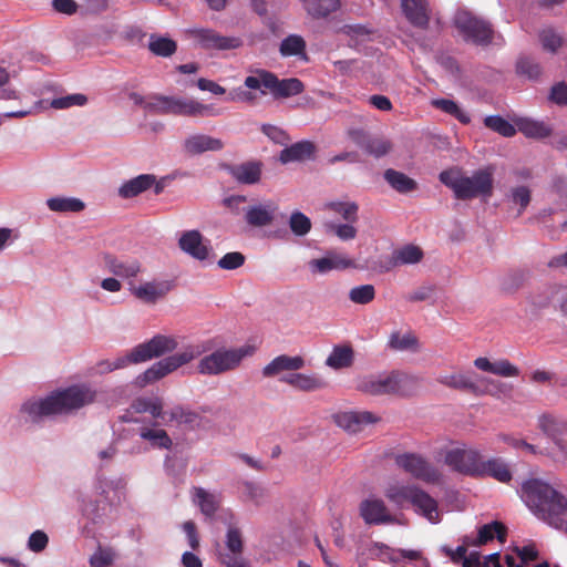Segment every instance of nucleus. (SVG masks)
Masks as SVG:
<instances>
[{
  "instance_id": "f257e3e1",
  "label": "nucleus",
  "mask_w": 567,
  "mask_h": 567,
  "mask_svg": "<svg viewBox=\"0 0 567 567\" xmlns=\"http://www.w3.org/2000/svg\"><path fill=\"white\" fill-rule=\"evenodd\" d=\"M95 399V390L85 384H76L53 391L41 400H28L21 405L20 412L35 423L43 417L71 414L93 403Z\"/></svg>"
},
{
  "instance_id": "3c124183",
  "label": "nucleus",
  "mask_w": 567,
  "mask_h": 567,
  "mask_svg": "<svg viewBox=\"0 0 567 567\" xmlns=\"http://www.w3.org/2000/svg\"><path fill=\"white\" fill-rule=\"evenodd\" d=\"M419 346L417 338L412 333L408 332L405 334H401L395 331L392 332L389 339V347L395 351H404L410 349H416Z\"/></svg>"
},
{
  "instance_id": "ddd939ff",
  "label": "nucleus",
  "mask_w": 567,
  "mask_h": 567,
  "mask_svg": "<svg viewBox=\"0 0 567 567\" xmlns=\"http://www.w3.org/2000/svg\"><path fill=\"white\" fill-rule=\"evenodd\" d=\"M483 456L473 449H452L444 456L445 464L453 471L471 477H478Z\"/></svg>"
},
{
  "instance_id": "9d476101",
  "label": "nucleus",
  "mask_w": 567,
  "mask_h": 567,
  "mask_svg": "<svg viewBox=\"0 0 567 567\" xmlns=\"http://www.w3.org/2000/svg\"><path fill=\"white\" fill-rule=\"evenodd\" d=\"M493 167L488 166L473 173L471 177L464 176L455 185V197L461 200L491 196L493 193Z\"/></svg>"
},
{
  "instance_id": "b1692460",
  "label": "nucleus",
  "mask_w": 567,
  "mask_h": 567,
  "mask_svg": "<svg viewBox=\"0 0 567 567\" xmlns=\"http://www.w3.org/2000/svg\"><path fill=\"white\" fill-rule=\"evenodd\" d=\"M353 266L354 261L352 259L334 252L309 261V268L313 274H327L333 269L343 270Z\"/></svg>"
},
{
  "instance_id": "7c9ffc66",
  "label": "nucleus",
  "mask_w": 567,
  "mask_h": 567,
  "mask_svg": "<svg viewBox=\"0 0 567 567\" xmlns=\"http://www.w3.org/2000/svg\"><path fill=\"white\" fill-rule=\"evenodd\" d=\"M539 429L554 441H563L561 436L567 433V421L553 414H543L538 417Z\"/></svg>"
},
{
  "instance_id": "37998d69",
  "label": "nucleus",
  "mask_w": 567,
  "mask_h": 567,
  "mask_svg": "<svg viewBox=\"0 0 567 567\" xmlns=\"http://www.w3.org/2000/svg\"><path fill=\"white\" fill-rule=\"evenodd\" d=\"M148 50L156 56L169 58L177 50V43L167 37L152 34L148 41Z\"/></svg>"
},
{
  "instance_id": "ea45409f",
  "label": "nucleus",
  "mask_w": 567,
  "mask_h": 567,
  "mask_svg": "<svg viewBox=\"0 0 567 567\" xmlns=\"http://www.w3.org/2000/svg\"><path fill=\"white\" fill-rule=\"evenodd\" d=\"M423 258V251L419 246L405 245L393 251V266L417 264Z\"/></svg>"
},
{
  "instance_id": "f3484780",
  "label": "nucleus",
  "mask_w": 567,
  "mask_h": 567,
  "mask_svg": "<svg viewBox=\"0 0 567 567\" xmlns=\"http://www.w3.org/2000/svg\"><path fill=\"white\" fill-rule=\"evenodd\" d=\"M103 265L107 271L120 278H135L142 271V264L135 258L122 259L106 252L103 255Z\"/></svg>"
},
{
  "instance_id": "4c0bfd02",
  "label": "nucleus",
  "mask_w": 567,
  "mask_h": 567,
  "mask_svg": "<svg viewBox=\"0 0 567 567\" xmlns=\"http://www.w3.org/2000/svg\"><path fill=\"white\" fill-rule=\"evenodd\" d=\"M140 436L150 442V444L155 449L169 450L173 445L172 439L163 429L143 426L140 430Z\"/></svg>"
},
{
  "instance_id": "9b49d317",
  "label": "nucleus",
  "mask_w": 567,
  "mask_h": 567,
  "mask_svg": "<svg viewBox=\"0 0 567 567\" xmlns=\"http://www.w3.org/2000/svg\"><path fill=\"white\" fill-rule=\"evenodd\" d=\"M395 463L416 480L429 484L441 481V472L425 457L416 453H403L395 457Z\"/></svg>"
},
{
  "instance_id": "69168bd1",
  "label": "nucleus",
  "mask_w": 567,
  "mask_h": 567,
  "mask_svg": "<svg viewBox=\"0 0 567 567\" xmlns=\"http://www.w3.org/2000/svg\"><path fill=\"white\" fill-rule=\"evenodd\" d=\"M227 548L233 554H241L243 551V539L241 533L238 528L230 527L227 532Z\"/></svg>"
},
{
  "instance_id": "58836bf2",
  "label": "nucleus",
  "mask_w": 567,
  "mask_h": 567,
  "mask_svg": "<svg viewBox=\"0 0 567 567\" xmlns=\"http://www.w3.org/2000/svg\"><path fill=\"white\" fill-rule=\"evenodd\" d=\"M194 495L200 512L207 517H213L219 507L220 498L203 487H194Z\"/></svg>"
},
{
  "instance_id": "1a4fd4ad",
  "label": "nucleus",
  "mask_w": 567,
  "mask_h": 567,
  "mask_svg": "<svg viewBox=\"0 0 567 567\" xmlns=\"http://www.w3.org/2000/svg\"><path fill=\"white\" fill-rule=\"evenodd\" d=\"M254 349L250 347H241L238 349H218L208 355L203 357L198 364L197 371L204 375H217L236 369L241 360L252 354Z\"/></svg>"
},
{
  "instance_id": "4be33fe9",
  "label": "nucleus",
  "mask_w": 567,
  "mask_h": 567,
  "mask_svg": "<svg viewBox=\"0 0 567 567\" xmlns=\"http://www.w3.org/2000/svg\"><path fill=\"white\" fill-rule=\"evenodd\" d=\"M379 420L380 417L369 411H351L337 415L338 425L352 433L360 432L365 425Z\"/></svg>"
},
{
  "instance_id": "49530a36",
  "label": "nucleus",
  "mask_w": 567,
  "mask_h": 567,
  "mask_svg": "<svg viewBox=\"0 0 567 567\" xmlns=\"http://www.w3.org/2000/svg\"><path fill=\"white\" fill-rule=\"evenodd\" d=\"M558 285H553L530 296V305L536 310L557 307Z\"/></svg>"
},
{
  "instance_id": "aec40b11",
  "label": "nucleus",
  "mask_w": 567,
  "mask_h": 567,
  "mask_svg": "<svg viewBox=\"0 0 567 567\" xmlns=\"http://www.w3.org/2000/svg\"><path fill=\"white\" fill-rule=\"evenodd\" d=\"M415 512L425 517L430 523L437 524L441 519L437 502L425 491L416 487L411 503Z\"/></svg>"
},
{
  "instance_id": "c03bdc74",
  "label": "nucleus",
  "mask_w": 567,
  "mask_h": 567,
  "mask_svg": "<svg viewBox=\"0 0 567 567\" xmlns=\"http://www.w3.org/2000/svg\"><path fill=\"white\" fill-rule=\"evenodd\" d=\"M132 409L136 413L148 412L154 419L165 420V412L163 411L162 400L158 398H138L133 401Z\"/></svg>"
},
{
  "instance_id": "39448f33",
  "label": "nucleus",
  "mask_w": 567,
  "mask_h": 567,
  "mask_svg": "<svg viewBox=\"0 0 567 567\" xmlns=\"http://www.w3.org/2000/svg\"><path fill=\"white\" fill-rule=\"evenodd\" d=\"M411 378L400 371L370 374L357 380L355 389L369 395L404 394Z\"/></svg>"
},
{
  "instance_id": "a19ab883",
  "label": "nucleus",
  "mask_w": 567,
  "mask_h": 567,
  "mask_svg": "<svg viewBox=\"0 0 567 567\" xmlns=\"http://www.w3.org/2000/svg\"><path fill=\"white\" fill-rule=\"evenodd\" d=\"M416 485L391 484L386 487L385 497L398 506L411 503L412 496L416 489Z\"/></svg>"
},
{
  "instance_id": "5701e85b",
  "label": "nucleus",
  "mask_w": 567,
  "mask_h": 567,
  "mask_svg": "<svg viewBox=\"0 0 567 567\" xmlns=\"http://www.w3.org/2000/svg\"><path fill=\"white\" fill-rule=\"evenodd\" d=\"M225 144L220 138H216L206 134H195L188 136L184 141V150L190 155H197L205 152H218L224 148Z\"/></svg>"
},
{
  "instance_id": "4d7b16f0",
  "label": "nucleus",
  "mask_w": 567,
  "mask_h": 567,
  "mask_svg": "<svg viewBox=\"0 0 567 567\" xmlns=\"http://www.w3.org/2000/svg\"><path fill=\"white\" fill-rule=\"evenodd\" d=\"M87 103V97L81 93H74L66 96H61L53 99L51 101V107L55 110L69 109L71 106L78 105L83 106Z\"/></svg>"
},
{
  "instance_id": "7ed1b4c3",
  "label": "nucleus",
  "mask_w": 567,
  "mask_h": 567,
  "mask_svg": "<svg viewBox=\"0 0 567 567\" xmlns=\"http://www.w3.org/2000/svg\"><path fill=\"white\" fill-rule=\"evenodd\" d=\"M145 110L156 114H172L189 117H214L221 110L213 104H204L193 99L155 94L145 104Z\"/></svg>"
},
{
  "instance_id": "f8f14e48",
  "label": "nucleus",
  "mask_w": 567,
  "mask_h": 567,
  "mask_svg": "<svg viewBox=\"0 0 567 567\" xmlns=\"http://www.w3.org/2000/svg\"><path fill=\"white\" fill-rule=\"evenodd\" d=\"M187 34L204 50L227 51L243 45V40L239 37L221 35L209 28H193L187 30Z\"/></svg>"
},
{
  "instance_id": "6e6552de",
  "label": "nucleus",
  "mask_w": 567,
  "mask_h": 567,
  "mask_svg": "<svg viewBox=\"0 0 567 567\" xmlns=\"http://www.w3.org/2000/svg\"><path fill=\"white\" fill-rule=\"evenodd\" d=\"M203 349L199 346H187L181 352L168 355L148 368L144 373L140 374L136 379V383L140 386H145L150 383L158 381L167 374L176 371L178 368L189 363L195 358L203 353Z\"/></svg>"
},
{
  "instance_id": "5fc2aeb1",
  "label": "nucleus",
  "mask_w": 567,
  "mask_h": 567,
  "mask_svg": "<svg viewBox=\"0 0 567 567\" xmlns=\"http://www.w3.org/2000/svg\"><path fill=\"white\" fill-rule=\"evenodd\" d=\"M289 227L296 236H305L311 229V221L303 213L293 212L289 218Z\"/></svg>"
},
{
  "instance_id": "a878e982",
  "label": "nucleus",
  "mask_w": 567,
  "mask_h": 567,
  "mask_svg": "<svg viewBox=\"0 0 567 567\" xmlns=\"http://www.w3.org/2000/svg\"><path fill=\"white\" fill-rule=\"evenodd\" d=\"M506 536L507 529L505 525L501 522H493L480 527L477 537L472 538L471 536H465V542L467 545L480 547L493 540L494 538H497L501 543H504L506 540Z\"/></svg>"
},
{
  "instance_id": "f704fd0d",
  "label": "nucleus",
  "mask_w": 567,
  "mask_h": 567,
  "mask_svg": "<svg viewBox=\"0 0 567 567\" xmlns=\"http://www.w3.org/2000/svg\"><path fill=\"white\" fill-rule=\"evenodd\" d=\"M384 179L394 190L401 194H408L417 188V183L413 178L393 168L384 172Z\"/></svg>"
},
{
  "instance_id": "a211bd4d",
  "label": "nucleus",
  "mask_w": 567,
  "mask_h": 567,
  "mask_svg": "<svg viewBox=\"0 0 567 567\" xmlns=\"http://www.w3.org/2000/svg\"><path fill=\"white\" fill-rule=\"evenodd\" d=\"M360 515L369 525H380L394 522V518L389 513L384 502L380 498H369L361 502Z\"/></svg>"
},
{
  "instance_id": "6e6d98bb",
  "label": "nucleus",
  "mask_w": 567,
  "mask_h": 567,
  "mask_svg": "<svg viewBox=\"0 0 567 567\" xmlns=\"http://www.w3.org/2000/svg\"><path fill=\"white\" fill-rule=\"evenodd\" d=\"M329 207L348 223H354L358 219L359 207L355 203L333 202Z\"/></svg>"
},
{
  "instance_id": "de8ad7c7",
  "label": "nucleus",
  "mask_w": 567,
  "mask_h": 567,
  "mask_svg": "<svg viewBox=\"0 0 567 567\" xmlns=\"http://www.w3.org/2000/svg\"><path fill=\"white\" fill-rule=\"evenodd\" d=\"M305 10L313 18L327 17L338 8V0H301Z\"/></svg>"
},
{
  "instance_id": "0eeeda50",
  "label": "nucleus",
  "mask_w": 567,
  "mask_h": 567,
  "mask_svg": "<svg viewBox=\"0 0 567 567\" xmlns=\"http://www.w3.org/2000/svg\"><path fill=\"white\" fill-rule=\"evenodd\" d=\"M454 27L467 43L487 47L494 38V29L489 21L467 10H458L453 19Z\"/></svg>"
},
{
  "instance_id": "c9c22d12",
  "label": "nucleus",
  "mask_w": 567,
  "mask_h": 567,
  "mask_svg": "<svg viewBox=\"0 0 567 567\" xmlns=\"http://www.w3.org/2000/svg\"><path fill=\"white\" fill-rule=\"evenodd\" d=\"M315 152V145L309 141L297 142L286 147L280 153L281 163L286 164L295 161L310 158Z\"/></svg>"
},
{
  "instance_id": "2eb2a0df",
  "label": "nucleus",
  "mask_w": 567,
  "mask_h": 567,
  "mask_svg": "<svg viewBox=\"0 0 567 567\" xmlns=\"http://www.w3.org/2000/svg\"><path fill=\"white\" fill-rule=\"evenodd\" d=\"M350 140L367 154L377 158L386 155L392 150V143L385 137H372L361 128L349 130Z\"/></svg>"
},
{
  "instance_id": "2f4dec72",
  "label": "nucleus",
  "mask_w": 567,
  "mask_h": 567,
  "mask_svg": "<svg viewBox=\"0 0 567 567\" xmlns=\"http://www.w3.org/2000/svg\"><path fill=\"white\" fill-rule=\"evenodd\" d=\"M155 183V175L142 174L125 182L118 189L122 198H133L143 192L150 189Z\"/></svg>"
},
{
  "instance_id": "13d9d810",
  "label": "nucleus",
  "mask_w": 567,
  "mask_h": 567,
  "mask_svg": "<svg viewBox=\"0 0 567 567\" xmlns=\"http://www.w3.org/2000/svg\"><path fill=\"white\" fill-rule=\"evenodd\" d=\"M245 256L239 251L227 252L217 262L218 267L225 270H235L245 264Z\"/></svg>"
},
{
  "instance_id": "4468645a",
  "label": "nucleus",
  "mask_w": 567,
  "mask_h": 567,
  "mask_svg": "<svg viewBox=\"0 0 567 567\" xmlns=\"http://www.w3.org/2000/svg\"><path fill=\"white\" fill-rule=\"evenodd\" d=\"M173 280H153L134 286L131 284V293L140 301L146 305H155L164 299L166 295L174 288Z\"/></svg>"
},
{
  "instance_id": "774afa93",
  "label": "nucleus",
  "mask_w": 567,
  "mask_h": 567,
  "mask_svg": "<svg viewBox=\"0 0 567 567\" xmlns=\"http://www.w3.org/2000/svg\"><path fill=\"white\" fill-rule=\"evenodd\" d=\"M549 99L558 105H567V84L561 82L554 85Z\"/></svg>"
},
{
  "instance_id": "0e129e2a",
  "label": "nucleus",
  "mask_w": 567,
  "mask_h": 567,
  "mask_svg": "<svg viewBox=\"0 0 567 567\" xmlns=\"http://www.w3.org/2000/svg\"><path fill=\"white\" fill-rule=\"evenodd\" d=\"M114 559L113 553L109 549L99 548L90 558L92 567H107Z\"/></svg>"
},
{
  "instance_id": "09e8293b",
  "label": "nucleus",
  "mask_w": 567,
  "mask_h": 567,
  "mask_svg": "<svg viewBox=\"0 0 567 567\" xmlns=\"http://www.w3.org/2000/svg\"><path fill=\"white\" fill-rule=\"evenodd\" d=\"M518 131L526 137L544 138L550 135L551 130L543 122L523 118L517 123Z\"/></svg>"
},
{
  "instance_id": "6ab92c4d",
  "label": "nucleus",
  "mask_w": 567,
  "mask_h": 567,
  "mask_svg": "<svg viewBox=\"0 0 567 567\" xmlns=\"http://www.w3.org/2000/svg\"><path fill=\"white\" fill-rule=\"evenodd\" d=\"M402 11L408 21L420 29H426L430 22V8L426 0H402Z\"/></svg>"
},
{
  "instance_id": "79ce46f5",
  "label": "nucleus",
  "mask_w": 567,
  "mask_h": 567,
  "mask_svg": "<svg viewBox=\"0 0 567 567\" xmlns=\"http://www.w3.org/2000/svg\"><path fill=\"white\" fill-rule=\"evenodd\" d=\"M47 205L56 213H80L85 208L84 202L75 197H52L47 200Z\"/></svg>"
},
{
  "instance_id": "72a5a7b5",
  "label": "nucleus",
  "mask_w": 567,
  "mask_h": 567,
  "mask_svg": "<svg viewBox=\"0 0 567 567\" xmlns=\"http://www.w3.org/2000/svg\"><path fill=\"white\" fill-rule=\"evenodd\" d=\"M437 381L451 389L462 390V391H471L475 394H482L478 386L475 382L466 374V373H452L440 375Z\"/></svg>"
},
{
  "instance_id": "dca6fc26",
  "label": "nucleus",
  "mask_w": 567,
  "mask_h": 567,
  "mask_svg": "<svg viewBox=\"0 0 567 567\" xmlns=\"http://www.w3.org/2000/svg\"><path fill=\"white\" fill-rule=\"evenodd\" d=\"M178 247L182 251L199 261L208 259L213 252L209 240L204 239L198 230L184 231L178 239Z\"/></svg>"
},
{
  "instance_id": "e2e57ef3",
  "label": "nucleus",
  "mask_w": 567,
  "mask_h": 567,
  "mask_svg": "<svg viewBox=\"0 0 567 567\" xmlns=\"http://www.w3.org/2000/svg\"><path fill=\"white\" fill-rule=\"evenodd\" d=\"M49 537L42 530L33 532L28 540V548L33 553H40L48 546Z\"/></svg>"
},
{
  "instance_id": "20e7f679",
  "label": "nucleus",
  "mask_w": 567,
  "mask_h": 567,
  "mask_svg": "<svg viewBox=\"0 0 567 567\" xmlns=\"http://www.w3.org/2000/svg\"><path fill=\"white\" fill-rule=\"evenodd\" d=\"M177 346L174 337L156 334L151 340L134 347L127 355L118 358L114 362L103 361L99 365L102 372H111L130 363H141L171 353Z\"/></svg>"
},
{
  "instance_id": "864d4df0",
  "label": "nucleus",
  "mask_w": 567,
  "mask_h": 567,
  "mask_svg": "<svg viewBox=\"0 0 567 567\" xmlns=\"http://www.w3.org/2000/svg\"><path fill=\"white\" fill-rule=\"evenodd\" d=\"M375 297V289L372 285L353 287L349 292V299L357 305H368Z\"/></svg>"
},
{
  "instance_id": "c85d7f7f",
  "label": "nucleus",
  "mask_w": 567,
  "mask_h": 567,
  "mask_svg": "<svg viewBox=\"0 0 567 567\" xmlns=\"http://www.w3.org/2000/svg\"><path fill=\"white\" fill-rule=\"evenodd\" d=\"M489 476L501 483H508L512 480V472L508 465L499 457H492L482 461L480 476Z\"/></svg>"
},
{
  "instance_id": "412c9836",
  "label": "nucleus",
  "mask_w": 567,
  "mask_h": 567,
  "mask_svg": "<svg viewBox=\"0 0 567 567\" xmlns=\"http://www.w3.org/2000/svg\"><path fill=\"white\" fill-rule=\"evenodd\" d=\"M277 205L272 202L256 204L245 209V220L251 227L269 226L275 218Z\"/></svg>"
},
{
  "instance_id": "338daca9",
  "label": "nucleus",
  "mask_w": 567,
  "mask_h": 567,
  "mask_svg": "<svg viewBox=\"0 0 567 567\" xmlns=\"http://www.w3.org/2000/svg\"><path fill=\"white\" fill-rule=\"evenodd\" d=\"M514 203L520 206L519 215L530 203V192L526 186H518L512 192Z\"/></svg>"
},
{
  "instance_id": "f03ea898",
  "label": "nucleus",
  "mask_w": 567,
  "mask_h": 567,
  "mask_svg": "<svg viewBox=\"0 0 567 567\" xmlns=\"http://www.w3.org/2000/svg\"><path fill=\"white\" fill-rule=\"evenodd\" d=\"M520 498L536 517L550 526L560 525L561 515H567L566 496L539 478L522 484Z\"/></svg>"
},
{
  "instance_id": "c756f323",
  "label": "nucleus",
  "mask_w": 567,
  "mask_h": 567,
  "mask_svg": "<svg viewBox=\"0 0 567 567\" xmlns=\"http://www.w3.org/2000/svg\"><path fill=\"white\" fill-rule=\"evenodd\" d=\"M279 53L282 58H298L308 61L307 42L299 34H289L279 44Z\"/></svg>"
},
{
  "instance_id": "473e14b6",
  "label": "nucleus",
  "mask_w": 567,
  "mask_h": 567,
  "mask_svg": "<svg viewBox=\"0 0 567 567\" xmlns=\"http://www.w3.org/2000/svg\"><path fill=\"white\" fill-rule=\"evenodd\" d=\"M354 361V351L350 344H339L332 348L326 360V365L333 370L350 368Z\"/></svg>"
},
{
  "instance_id": "680f3d73",
  "label": "nucleus",
  "mask_w": 567,
  "mask_h": 567,
  "mask_svg": "<svg viewBox=\"0 0 567 567\" xmlns=\"http://www.w3.org/2000/svg\"><path fill=\"white\" fill-rule=\"evenodd\" d=\"M328 230L337 235L341 240L355 238L357 229L350 224H329Z\"/></svg>"
},
{
  "instance_id": "423d86ee",
  "label": "nucleus",
  "mask_w": 567,
  "mask_h": 567,
  "mask_svg": "<svg viewBox=\"0 0 567 567\" xmlns=\"http://www.w3.org/2000/svg\"><path fill=\"white\" fill-rule=\"evenodd\" d=\"M245 86L251 90H268L275 99H288L303 92L305 84L297 78L278 79L266 70H258L255 75L245 79Z\"/></svg>"
},
{
  "instance_id": "8fccbe9b",
  "label": "nucleus",
  "mask_w": 567,
  "mask_h": 567,
  "mask_svg": "<svg viewBox=\"0 0 567 567\" xmlns=\"http://www.w3.org/2000/svg\"><path fill=\"white\" fill-rule=\"evenodd\" d=\"M484 125L504 137H512L517 130L513 124L499 115H489L484 118Z\"/></svg>"
},
{
  "instance_id": "bb28decb",
  "label": "nucleus",
  "mask_w": 567,
  "mask_h": 567,
  "mask_svg": "<svg viewBox=\"0 0 567 567\" xmlns=\"http://www.w3.org/2000/svg\"><path fill=\"white\" fill-rule=\"evenodd\" d=\"M306 362L301 355L289 357L281 354L272 359L264 369L262 374L266 378L275 377L282 371H298L305 367Z\"/></svg>"
},
{
  "instance_id": "cd10ccee",
  "label": "nucleus",
  "mask_w": 567,
  "mask_h": 567,
  "mask_svg": "<svg viewBox=\"0 0 567 567\" xmlns=\"http://www.w3.org/2000/svg\"><path fill=\"white\" fill-rule=\"evenodd\" d=\"M280 382L287 383L297 390L311 392L326 388L323 379L315 374L291 373L280 378Z\"/></svg>"
},
{
  "instance_id": "a18cd8bd",
  "label": "nucleus",
  "mask_w": 567,
  "mask_h": 567,
  "mask_svg": "<svg viewBox=\"0 0 567 567\" xmlns=\"http://www.w3.org/2000/svg\"><path fill=\"white\" fill-rule=\"evenodd\" d=\"M432 106L436 110H440L453 117H455L460 123L467 125L471 123V116L463 111L456 102L449 99H434L431 102Z\"/></svg>"
},
{
  "instance_id": "393cba45",
  "label": "nucleus",
  "mask_w": 567,
  "mask_h": 567,
  "mask_svg": "<svg viewBox=\"0 0 567 567\" xmlns=\"http://www.w3.org/2000/svg\"><path fill=\"white\" fill-rule=\"evenodd\" d=\"M228 172L239 184L254 185L260 181L262 164L256 161H249L228 167Z\"/></svg>"
},
{
  "instance_id": "e433bc0d",
  "label": "nucleus",
  "mask_w": 567,
  "mask_h": 567,
  "mask_svg": "<svg viewBox=\"0 0 567 567\" xmlns=\"http://www.w3.org/2000/svg\"><path fill=\"white\" fill-rule=\"evenodd\" d=\"M165 416H168L165 420L166 423L175 422L178 425L184 424L190 429H195L199 425L200 422V416L198 413L182 405H176L168 412H165Z\"/></svg>"
},
{
  "instance_id": "052dcab7",
  "label": "nucleus",
  "mask_w": 567,
  "mask_h": 567,
  "mask_svg": "<svg viewBox=\"0 0 567 567\" xmlns=\"http://www.w3.org/2000/svg\"><path fill=\"white\" fill-rule=\"evenodd\" d=\"M491 373L504 378L517 377L519 374V369L516 365L512 364L507 359H501L498 361L493 362Z\"/></svg>"
},
{
  "instance_id": "603ef678",
  "label": "nucleus",
  "mask_w": 567,
  "mask_h": 567,
  "mask_svg": "<svg viewBox=\"0 0 567 567\" xmlns=\"http://www.w3.org/2000/svg\"><path fill=\"white\" fill-rule=\"evenodd\" d=\"M539 40L543 49L550 53H556L563 45V37L553 28H545L539 32Z\"/></svg>"
},
{
  "instance_id": "bf43d9fd",
  "label": "nucleus",
  "mask_w": 567,
  "mask_h": 567,
  "mask_svg": "<svg viewBox=\"0 0 567 567\" xmlns=\"http://www.w3.org/2000/svg\"><path fill=\"white\" fill-rule=\"evenodd\" d=\"M517 72L527 75L529 79H537L542 73L539 63L529 58H520L517 61Z\"/></svg>"
}]
</instances>
